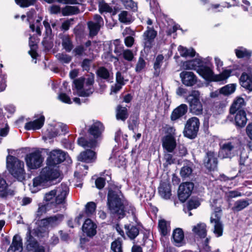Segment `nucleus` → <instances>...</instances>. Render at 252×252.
<instances>
[{
    "mask_svg": "<svg viewBox=\"0 0 252 252\" xmlns=\"http://www.w3.org/2000/svg\"><path fill=\"white\" fill-rule=\"evenodd\" d=\"M128 117V113L126 107L118 105L116 108V118L118 120L125 121Z\"/></svg>",
    "mask_w": 252,
    "mask_h": 252,
    "instance_id": "e433bc0d",
    "label": "nucleus"
},
{
    "mask_svg": "<svg viewBox=\"0 0 252 252\" xmlns=\"http://www.w3.org/2000/svg\"><path fill=\"white\" fill-rule=\"evenodd\" d=\"M66 156V154L61 150H53L47 159V165L56 166L65 159Z\"/></svg>",
    "mask_w": 252,
    "mask_h": 252,
    "instance_id": "9d476101",
    "label": "nucleus"
},
{
    "mask_svg": "<svg viewBox=\"0 0 252 252\" xmlns=\"http://www.w3.org/2000/svg\"><path fill=\"white\" fill-rule=\"evenodd\" d=\"M241 148V141L237 137H233L221 146L219 155L224 158H232L238 155Z\"/></svg>",
    "mask_w": 252,
    "mask_h": 252,
    "instance_id": "39448f33",
    "label": "nucleus"
},
{
    "mask_svg": "<svg viewBox=\"0 0 252 252\" xmlns=\"http://www.w3.org/2000/svg\"><path fill=\"white\" fill-rule=\"evenodd\" d=\"M188 106L186 104H181L172 111L170 119L172 121H175L186 114L188 110Z\"/></svg>",
    "mask_w": 252,
    "mask_h": 252,
    "instance_id": "4be33fe9",
    "label": "nucleus"
},
{
    "mask_svg": "<svg viewBox=\"0 0 252 252\" xmlns=\"http://www.w3.org/2000/svg\"><path fill=\"white\" fill-rule=\"evenodd\" d=\"M96 224L91 219L86 220L82 226V230L86 235L92 238L96 234Z\"/></svg>",
    "mask_w": 252,
    "mask_h": 252,
    "instance_id": "412c9836",
    "label": "nucleus"
},
{
    "mask_svg": "<svg viewBox=\"0 0 252 252\" xmlns=\"http://www.w3.org/2000/svg\"><path fill=\"white\" fill-rule=\"evenodd\" d=\"M99 11L101 13L103 12H107L111 13L112 11V8L109 6L107 3H103L99 5Z\"/></svg>",
    "mask_w": 252,
    "mask_h": 252,
    "instance_id": "338daca9",
    "label": "nucleus"
},
{
    "mask_svg": "<svg viewBox=\"0 0 252 252\" xmlns=\"http://www.w3.org/2000/svg\"><path fill=\"white\" fill-rule=\"evenodd\" d=\"M95 158V153L91 150H87L81 152L77 157L79 161L86 163L93 162Z\"/></svg>",
    "mask_w": 252,
    "mask_h": 252,
    "instance_id": "393cba45",
    "label": "nucleus"
},
{
    "mask_svg": "<svg viewBox=\"0 0 252 252\" xmlns=\"http://www.w3.org/2000/svg\"><path fill=\"white\" fill-rule=\"evenodd\" d=\"M96 74L99 79L107 81H109L112 78L109 70L104 66L99 67L96 71Z\"/></svg>",
    "mask_w": 252,
    "mask_h": 252,
    "instance_id": "2f4dec72",
    "label": "nucleus"
},
{
    "mask_svg": "<svg viewBox=\"0 0 252 252\" xmlns=\"http://www.w3.org/2000/svg\"><path fill=\"white\" fill-rule=\"evenodd\" d=\"M13 191L8 189V185L6 181L0 179V197H6L8 195H13Z\"/></svg>",
    "mask_w": 252,
    "mask_h": 252,
    "instance_id": "c9c22d12",
    "label": "nucleus"
},
{
    "mask_svg": "<svg viewBox=\"0 0 252 252\" xmlns=\"http://www.w3.org/2000/svg\"><path fill=\"white\" fill-rule=\"evenodd\" d=\"M74 21L73 18L67 19L64 21L61 27L62 31H67L69 29V28L71 25V22Z\"/></svg>",
    "mask_w": 252,
    "mask_h": 252,
    "instance_id": "0e129e2a",
    "label": "nucleus"
},
{
    "mask_svg": "<svg viewBox=\"0 0 252 252\" xmlns=\"http://www.w3.org/2000/svg\"><path fill=\"white\" fill-rule=\"evenodd\" d=\"M86 213L88 216L92 215L96 209V204L94 202H90L86 205Z\"/></svg>",
    "mask_w": 252,
    "mask_h": 252,
    "instance_id": "5fc2aeb1",
    "label": "nucleus"
},
{
    "mask_svg": "<svg viewBox=\"0 0 252 252\" xmlns=\"http://www.w3.org/2000/svg\"><path fill=\"white\" fill-rule=\"evenodd\" d=\"M157 35V32L153 27H148L146 31L143 33V40L145 48L150 49Z\"/></svg>",
    "mask_w": 252,
    "mask_h": 252,
    "instance_id": "f3484780",
    "label": "nucleus"
},
{
    "mask_svg": "<svg viewBox=\"0 0 252 252\" xmlns=\"http://www.w3.org/2000/svg\"><path fill=\"white\" fill-rule=\"evenodd\" d=\"M158 192L162 198L166 199H169L171 195L170 184L165 182L160 184L158 188Z\"/></svg>",
    "mask_w": 252,
    "mask_h": 252,
    "instance_id": "c756f323",
    "label": "nucleus"
},
{
    "mask_svg": "<svg viewBox=\"0 0 252 252\" xmlns=\"http://www.w3.org/2000/svg\"><path fill=\"white\" fill-rule=\"evenodd\" d=\"M94 21H90L87 23L89 30V35L91 37H94L97 34L100 28L104 25L102 18L98 14L94 16Z\"/></svg>",
    "mask_w": 252,
    "mask_h": 252,
    "instance_id": "f8f14e48",
    "label": "nucleus"
},
{
    "mask_svg": "<svg viewBox=\"0 0 252 252\" xmlns=\"http://www.w3.org/2000/svg\"><path fill=\"white\" fill-rule=\"evenodd\" d=\"M85 80L84 78L81 77L75 79L73 81L74 86L73 87L76 89L78 94L80 96H88L94 92V89L91 87L86 89L83 88Z\"/></svg>",
    "mask_w": 252,
    "mask_h": 252,
    "instance_id": "4468645a",
    "label": "nucleus"
},
{
    "mask_svg": "<svg viewBox=\"0 0 252 252\" xmlns=\"http://www.w3.org/2000/svg\"><path fill=\"white\" fill-rule=\"evenodd\" d=\"M23 250L22 240L20 235L16 234L14 236L12 242L7 252H21Z\"/></svg>",
    "mask_w": 252,
    "mask_h": 252,
    "instance_id": "b1692460",
    "label": "nucleus"
},
{
    "mask_svg": "<svg viewBox=\"0 0 252 252\" xmlns=\"http://www.w3.org/2000/svg\"><path fill=\"white\" fill-rule=\"evenodd\" d=\"M27 250L31 252L36 248L39 244L37 241L31 234V231L29 230L26 235V242L25 243Z\"/></svg>",
    "mask_w": 252,
    "mask_h": 252,
    "instance_id": "cd10ccee",
    "label": "nucleus"
},
{
    "mask_svg": "<svg viewBox=\"0 0 252 252\" xmlns=\"http://www.w3.org/2000/svg\"><path fill=\"white\" fill-rule=\"evenodd\" d=\"M206 227L205 223H199L193 227L192 231L201 238H205L207 233Z\"/></svg>",
    "mask_w": 252,
    "mask_h": 252,
    "instance_id": "ea45409f",
    "label": "nucleus"
},
{
    "mask_svg": "<svg viewBox=\"0 0 252 252\" xmlns=\"http://www.w3.org/2000/svg\"><path fill=\"white\" fill-rule=\"evenodd\" d=\"M197 72L206 80H214L221 81L227 79L231 73V70H225L219 75L214 76L212 70L209 66L204 64L201 68H197Z\"/></svg>",
    "mask_w": 252,
    "mask_h": 252,
    "instance_id": "6e6552de",
    "label": "nucleus"
},
{
    "mask_svg": "<svg viewBox=\"0 0 252 252\" xmlns=\"http://www.w3.org/2000/svg\"><path fill=\"white\" fill-rule=\"evenodd\" d=\"M180 76L183 84L186 86H192L197 82V78L192 72L182 71Z\"/></svg>",
    "mask_w": 252,
    "mask_h": 252,
    "instance_id": "6ab92c4d",
    "label": "nucleus"
},
{
    "mask_svg": "<svg viewBox=\"0 0 252 252\" xmlns=\"http://www.w3.org/2000/svg\"><path fill=\"white\" fill-rule=\"evenodd\" d=\"M235 114V125L240 127L244 126L247 121L245 111H239V112H236Z\"/></svg>",
    "mask_w": 252,
    "mask_h": 252,
    "instance_id": "7c9ffc66",
    "label": "nucleus"
},
{
    "mask_svg": "<svg viewBox=\"0 0 252 252\" xmlns=\"http://www.w3.org/2000/svg\"><path fill=\"white\" fill-rule=\"evenodd\" d=\"M180 55L182 57H194L195 54V51L192 48L187 49L182 46H180L178 48Z\"/></svg>",
    "mask_w": 252,
    "mask_h": 252,
    "instance_id": "c03bdc74",
    "label": "nucleus"
},
{
    "mask_svg": "<svg viewBox=\"0 0 252 252\" xmlns=\"http://www.w3.org/2000/svg\"><path fill=\"white\" fill-rule=\"evenodd\" d=\"M44 120L45 118L42 115L38 119L27 123L25 128L27 130L40 129L43 126Z\"/></svg>",
    "mask_w": 252,
    "mask_h": 252,
    "instance_id": "bb28decb",
    "label": "nucleus"
},
{
    "mask_svg": "<svg viewBox=\"0 0 252 252\" xmlns=\"http://www.w3.org/2000/svg\"><path fill=\"white\" fill-rule=\"evenodd\" d=\"M185 99L189 104V110L191 113L197 116L203 114V105L200 100V93L198 91H191L186 96Z\"/></svg>",
    "mask_w": 252,
    "mask_h": 252,
    "instance_id": "0eeeda50",
    "label": "nucleus"
},
{
    "mask_svg": "<svg viewBox=\"0 0 252 252\" xmlns=\"http://www.w3.org/2000/svg\"><path fill=\"white\" fill-rule=\"evenodd\" d=\"M189 64L192 66V68L197 70V68H201L204 63L203 61L199 59L196 58L189 62Z\"/></svg>",
    "mask_w": 252,
    "mask_h": 252,
    "instance_id": "864d4df0",
    "label": "nucleus"
},
{
    "mask_svg": "<svg viewBox=\"0 0 252 252\" xmlns=\"http://www.w3.org/2000/svg\"><path fill=\"white\" fill-rule=\"evenodd\" d=\"M246 103L244 99L242 97H238L234 101L230 108V114L234 115L236 112L239 111H245L244 110Z\"/></svg>",
    "mask_w": 252,
    "mask_h": 252,
    "instance_id": "a878e982",
    "label": "nucleus"
},
{
    "mask_svg": "<svg viewBox=\"0 0 252 252\" xmlns=\"http://www.w3.org/2000/svg\"><path fill=\"white\" fill-rule=\"evenodd\" d=\"M60 37L63 49L67 52H71L74 48V45L70 36L67 34H60Z\"/></svg>",
    "mask_w": 252,
    "mask_h": 252,
    "instance_id": "c85d7f7f",
    "label": "nucleus"
},
{
    "mask_svg": "<svg viewBox=\"0 0 252 252\" xmlns=\"http://www.w3.org/2000/svg\"><path fill=\"white\" fill-rule=\"evenodd\" d=\"M240 81L242 87L249 92L252 91V72L250 67L248 68L247 72L242 73Z\"/></svg>",
    "mask_w": 252,
    "mask_h": 252,
    "instance_id": "a211bd4d",
    "label": "nucleus"
},
{
    "mask_svg": "<svg viewBox=\"0 0 252 252\" xmlns=\"http://www.w3.org/2000/svg\"><path fill=\"white\" fill-rule=\"evenodd\" d=\"M127 205V201L118 188H108L107 206L111 215L119 219L123 218L126 215Z\"/></svg>",
    "mask_w": 252,
    "mask_h": 252,
    "instance_id": "f257e3e1",
    "label": "nucleus"
},
{
    "mask_svg": "<svg viewBox=\"0 0 252 252\" xmlns=\"http://www.w3.org/2000/svg\"><path fill=\"white\" fill-rule=\"evenodd\" d=\"M6 167L9 172L18 181L25 179L24 163L15 157L8 155L6 158Z\"/></svg>",
    "mask_w": 252,
    "mask_h": 252,
    "instance_id": "20e7f679",
    "label": "nucleus"
},
{
    "mask_svg": "<svg viewBox=\"0 0 252 252\" xmlns=\"http://www.w3.org/2000/svg\"><path fill=\"white\" fill-rule=\"evenodd\" d=\"M221 217V214L214 213L210 218L211 223L214 224V233L217 237L221 236L223 232V224L220 220Z\"/></svg>",
    "mask_w": 252,
    "mask_h": 252,
    "instance_id": "dca6fc26",
    "label": "nucleus"
},
{
    "mask_svg": "<svg viewBox=\"0 0 252 252\" xmlns=\"http://www.w3.org/2000/svg\"><path fill=\"white\" fill-rule=\"evenodd\" d=\"M64 216L63 215L58 214L56 215L42 219L41 222L43 226L45 227L48 226L54 227L60 224Z\"/></svg>",
    "mask_w": 252,
    "mask_h": 252,
    "instance_id": "aec40b11",
    "label": "nucleus"
},
{
    "mask_svg": "<svg viewBox=\"0 0 252 252\" xmlns=\"http://www.w3.org/2000/svg\"><path fill=\"white\" fill-rule=\"evenodd\" d=\"M68 132L67 126L63 124H61L58 126V128H54L50 132L49 135L54 137L60 134H65Z\"/></svg>",
    "mask_w": 252,
    "mask_h": 252,
    "instance_id": "f704fd0d",
    "label": "nucleus"
},
{
    "mask_svg": "<svg viewBox=\"0 0 252 252\" xmlns=\"http://www.w3.org/2000/svg\"><path fill=\"white\" fill-rule=\"evenodd\" d=\"M158 227L161 234L165 236L168 233V229L166 221L165 220H160L158 222Z\"/></svg>",
    "mask_w": 252,
    "mask_h": 252,
    "instance_id": "bf43d9fd",
    "label": "nucleus"
},
{
    "mask_svg": "<svg viewBox=\"0 0 252 252\" xmlns=\"http://www.w3.org/2000/svg\"><path fill=\"white\" fill-rule=\"evenodd\" d=\"M236 56L238 58H243L244 57H250L252 55V52L247 50L243 47H240L239 49H235Z\"/></svg>",
    "mask_w": 252,
    "mask_h": 252,
    "instance_id": "de8ad7c7",
    "label": "nucleus"
},
{
    "mask_svg": "<svg viewBox=\"0 0 252 252\" xmlns=\"http://www.w3.org/2000/svg\"><path fill=\"white\" fill-rule=\"evenodd\" d=\"M121 1L126 9L132 10L134 12L137 11V4L133 0H121Z\"/></svg>",
    "mask_w": 252,
    "mask_h": 252,
    "instance_id": "a18cd8bd",
    "label": "nucleus"
},
{
    "mask_svg": "<svg viewBox=\"0 0 252 252\" xmlns=\"http://www.w3.org/2000/svg\"><path fill=\"white\" fill-rule=\"evenodd\" d=\"M56 58L62 63H68L72 60V58L68 55L58 53L56 55Z\"/></svg>",
    "mask_w": 252,
    "mask_h": 252,
    "instance_id": "603ef678",
    "label": "nucleus"
},
{
    "mask_svg": "<svg viewBox=\"0 0 252 252\" xmlns=\"http://www.w3.org/2000/svg\"><path fill=\"white\" fill-rule=\"evenodd\" d=\"M119 19L121 22L125 24H129L131 22L130 14L126 11H123L119 14Z\"/></svg>",
    "mask_w": 252,
    "mask_h": 252,
    "instance_id": "09e8293b",
    "label": "nucleus"
},
{
    "mask_svg": "<svg viewBox=\"0 0 252 252\" xmlns=\"http://www.w3.org/2000/svg\"><path fill=\"white\" fill-rule=\"evenodd\" d=\"M60 175L56 166L47 165L42 169L40 175L33 180V185L34 187L42 185L45 182L58 179Z\"/></svg>",
    "mask_w": 252,
    "mask_h": 252,
    "instance_id": "423d86ee",
    "label": "nucleus"
},
{
    "mask_svg": "<svg viewBox=\"0 0 252 252\" xmlns=\"http://www.w3.org/2000/svg\"><path fill=\"white\" fill-rule=\"evenodd\" d=\"M128 127L130 130L133 131L137 128L138 126L139 121L138 117L130 118V119L127 121Z\"/></svg>",
    "mask_w": 252,
    "mask_h": 252,
    "instance_id": "3c124183",
    "label": "nucleus"
},
{
    "mask_svg": "<svg viewBox=\"0 0 252 252\" xmlns=\"http://www.w3.org/2000/svg\"><path fill=\"white\" fill-rule=\"evenodd\" d=\"M164 60V56L161 55L159 54L158 55L154 62V76L155 77H158L160 73V68L161 66L163 63Z\"/></svg>",
    "mask_w": 252,
    "mask_h": 252,
    "instance_id": "473e14b6",
    "label": "nucleus"
},
{
    "mask_svg": "<svg viewBox=\"0 0 252 252\" xmlns=\"http://www.w3.org/2000/svg\"><path fill=\"white\" fill-rule=\"evenodd\" d=\"M200 205V203L198 200L191 199L187 203V209L188 211H191L193 209L197 208Z\"/></svg>",
    "mask_w": 252,
    "mask_h": 252,
    "instance_id": "052dcab7",
    "label": "nucleus"
},
{
    "mask_svg": "<svg viewBox=\"0 0 252 252\" xmlns=\"http://www.w3.org/2000/svg\"><path fill=\"white\" fill-rule=\"evenodd\" d=\"M163 148L168 153H172L176 147V140L173 135H166L162 139Z\"/></svg>",
    "mask_w": 252,
    "mask_h": 252,
    "instance_id": "5701e85b",
    "label": "nucleus"
},
{
    "mask_svg": "<svg viewBox=\"0 0 252 252\" xmlns=\"http://www.w3.org/2000/svg\"><path fill=\"white\" fill-rule=\"evenodd\" d=\"M49 11L51 14H58L62 12L61 7L57 5H52L50 6Z\"/></svg>",
    "mask_w": 252,
    "mask_h": 252,
    "instance_id": "69168bd1",
    "label": "nucleus"
},
{
    "mask_svg": "<svg viewBox=\"0 0 252 252\" xmlns=\"http://www.w3.org/2000/svg\"><path fill=\"white\" fill-rule=\"evenodd\" d=\"M164 159L167 164H171L175 162V158L173 155L167 152L164 154Z\"/></svg>",
    "mask_w": 252,
    "mask_h": 252,
    "instance_id": "e2e57ef3",
    "label": "nucleus"
},
{
    "mask_svg": "<svg viewBox=\"0 0 252 252\" xmlns=\"http://www.w3.org/2000/svg\"><path fill=\"white\" fill-rule=\"evenodd\" d=\"M16 3L21 7H27L34 5L36 0H15Z\"/></svg>",
    "mask_w": 252,
    "mask_h": 252,
    "instance_id": "4d7b16f0",
    "label": "nucleus"
},
{
    "mask_svg": "<svg viewBox=\"0 0 252 252\" xmlns=\"http://www.w3.org/2000/svg\"><path fill=\"white\" fill-rule=\"evenodd\" d=\"M69 192V188L65 184H62L55 189L46 192L44 194V200L47 205L52 207L65 208L66 198Z\"/></svg>",
    "mask_w": 252,
    "mask_h": 252,
    "instance_id": "f03ea898",
    "label": "nucleus"
},
{
    "mask_svg": "<svg viewBox=\"0 0 252 252\" xmlns=\"http://www.w3.org/2000/svg\"><path fill=\"white\" fill-rule=\"evenodd\" d=\"M122 56L125 60L128 62H132L134 58L133 52L129 49H125L123 52Z\"/></svg>",
    "mask_w": 252,
    "mask_h": 252,
    "instance_id": "13d9d810",
    "label": "nucleus"
},
{
    "mask_svg": "<svg viewBox=\"0 0 252 252\" xmlns=\"http://www.w3.org/2000/svg\"><path fill=\"white\" fill-rule=\"evenodd\" d=\"M86 48L83 45H77L73 49L72 54L75 57H77L86 56Z\"/></svg>",
    "mask_w": 252,
    "mask_h": 252,
    "instance_id": "49530a36",
    "label": "nucleus"
},
{
    "mask_svg": "<svg viewBox=\"0 0 252 252\" xmlns=\"http://www.w3.org/2000/svg\"><path fill=\"white\" fill-rule=\"evenodd\" d=\"M200 126L199 120L198 118L192 117L187 121L183 134L184 136L189 139H194L197 136Z\"/></svg>",
    "mask_w": 252,
    "mask_h": 252,
    "instance_id": "1a4fd4ad",
    "label": "nucleus"
},
{
    "mask_svg": "<svg viewBox=\"0 0 252 252\" xmlns=\"http://www.w3.org/2000/svg\"><path fill=\"white\" fill-rule=\"evenodd\" d=\"M79 12V9L77 6H66L62 9V14L64 16L77 14Z\"/></svg>",
    "mask_w": 252,
    "mask_h": 252,
    "instance_id": "a19ab883",
    "label": "nucleus"
},
{
    "mask_svg": "<svg viewBox=\"0 0 252 252\" xmlns=\"http://www.w3.org/2000/svg\"><path fill=\"white\" fill-rule=\"evenodd\" d=\"M193 164L192 162H189L186 165H184L181 169L180 175L181 177L186 179L192 176V168Z\"/></svg>",
    "mask_w": 252,
    "mask_h": 252,
    "instance_id": "4c0bfd02",
    "label": "nucleus"
},
{
    "mask_svg": "<svg viewBox=\"0 0 252 252\" xmlns=\"http://www.w3.org/2000/svg\"><path fill=\"white\" fill-rule=\"evenodd\" d=\"M172 237L176 243H181L184 238V234L183 230L180 228L175 229L173 232Z\"/></svg>",
    "mask_w": 252,
    "mask_h": 252,
    "instance_id": "79ce46f5",
    "label": "nucleus"
},
{
    "mask_svg": "<svg viewBox=\"0 0 252 252\" xmlns=\"http://www.w3.org/2000/svg\"><path fill=\"white\" fill-rule=\"evenodd\" d=\"M95 184L96 188L99 189H101L104 187L105 184V180L104 178L100 177L95 180Z\"/></svg>",
    "mask_w": 252,
    "mask_h": 252,
    "instance_id": "774afa93",
    "label": "nucleus"
},
{
    "mask_svg": "<svg viewBox=\"0 0 252 252\" xmlns=\"http://www.w3.org/2000/svg\"><path fill=\"white\" fill-rule=\"evenodd\" d=\"M104 130V126L99 121L94 123L89 128V133L93 136L94 139L87 140L84 137L78 138L77 143L79 145L84 148H94L97 146V139L102 137V133Z\"/></svg>",
    "mask_w": 252,
    "mask_h": 252,
    "instance_id": "7ed1b4c3",
    "label": "nucleus"
},
{
    "mask_svg": "<svg viewBox=\"0 0 252 252\" xmlns=\"http://www.w3.org/2000/svg\"><path fill=\"white\" fill-rule=\"evenodd\" d=\"M25 159L27 166L32 169L39 167L43 161L41 152L38 150L27 155Z\"/></svg>",
    "mask_w": 252,
    "mask_h": 252,
    "instance_id": "9b49d317",
    "label": "nucleus"
},
{
    "mask_svg": "<svg viewBox=\"0 0 252 252\" xmlns=\"http://www.w3.org/2000/svg\"><path fill=\"white\" fill-rule=\"evenodd\" d=\"M127 236L131 239L134 240L139 233V229L136 226L130 224L125 225Z\"/></svg>",
    "mask_w": 252,
    "mask_h": 252,
    "instance_id": "72a5a7b5",
    "label": "nucleus"
},
{
    "mask_svg": "<svg viewBox=\"0 0 252 252\" xmlns=\"http://www.w3.org/2000/svg\"><path fill=\"white\" fill-rule=\"evenodd\" d=\"M111 249L113 252H123L122 242L120 239H117L111 243Z\"/></svg>",
    "mask_w": 252,
    "mask_h": 252,
    "instance_id": "8fccbe9b",
    "label": "nucleus"
},
{
    "mask_svg": "<svg viewBox=\"0 0 252 252\" xmlns=\"http://www.w3.org/2000/svg\"><path fill=\"white\" fill-rule=\"evenodd\" d=\"M146 63L143 58L139 57L138 62L136 64L135 71L137 73L141 72L146 67Z\"/></svg>",
    "mask_w": 252,
    "mask_h": 252,
    "instance_id": "6e6d98bb",
    "label": "nucleus"
},
{
    "mask_svg": "<svg viewBox=\"0 0 252 252\" xmlns=\"http://www.w3.org/2000/svg\"><path fill=\"white\" fill-rule=\"evenodd\" d=\"M250 200L247 199H240L236 201L234 204L232 209L234 212L240 211L250 205Z\"/></svg>",
    "mask_w": 252,
    "mask_h": 252,
    "instance_id": "58836bf2",
    "label": "nucleus"
},
{
    "mask_svg": "<svg viewBox=\"0 0 252 252\" xmlns=\"http://www.w3.org/2000/svg\"><path fill=\"white\" fill-rule=\"evenodd\" d=\"M194 188L192 182H186L181 184L178 189V196L182 202L185 201L190 195Z\"/></svg>",
    "mask_w": 252,
    "mask_h": 252,
    "instance_id": "ddd939ff",
    "label": "nucleus"
},
{
    "mask_svg": "<svg viewBox=\"0 0 252 252\" xmlns=\"http://www.w3.org/2000/svg\"><path fill=\"white\" fill-rule=\"evenodd\" d=\"M92 62V60L89 59H85L81 63V66L84 70L89 71L90 69L91 64Z\"/></svg>",
    "mask_w": 252,
    "mask_h": 252,
    "instance_id": "680f3d73",
    "label": "nucleus"
},
{
    "mask_svg": "<svg viewBox=\"0 0 252 252\" xmlns=\"http://www.w3.org/2000/svg\"><path fill=\"white\" fill-rule=\"evenodd\" d=\"M236 89V86L233 84L227 85L220 89V92L224 95H229L233 93Z\"/></svg>",
    "mask_w": 252,
    "mask_h": 252,
    "instance_id": "37998d69",
    "label": "nucleus"
},
{
    "mask_svg": "<svg viewBox=\"0 0 252 252\" xmlns=\"http://www.w3.org/2000/svg\"><path fill=\"white\" fill-rule=\"evenodd\" d=\"M218 160L216 154L212 151H208L204 158V166L209 171L215 170L218 165Z\"/></svg>",
    "mask_w": 252,
    "mask_h": 252,
    "instance_id": "2eb2a0df",
    "label": "nucleus"
}]
</instances>
